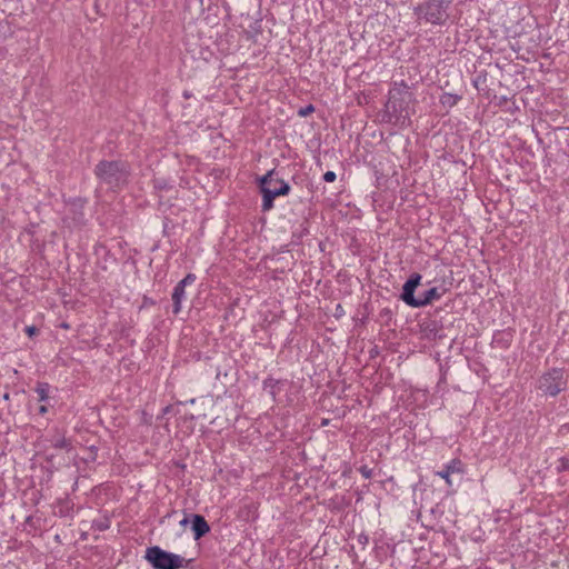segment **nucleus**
I'll return each mask as SVG.
<instances>
[{
    "instance_id": "nucleus-8",
    "label": "nucleus",
    "mask_w": 569,
    "mask_h": 569,
    "mask_svg": "<svg viewBox=\"0 0 569 569\" xmlns=\"http://www.w3.org/2000/svg\"><path fill=\"white\" fill-rule=\"evenodd\" d=\"M197 277L193 273H188L182 280H180L173 288L172 302L173 313L178 315L182 309V302L186 300V288L194 283Z\"/></svg>"
},
{
    "instance_id": "nucleus-7",
    "label": "nucleus",
    "mask_w": 569,
    "mask_h": 569,
    "mask_svg": "<svg viewBox=\"0 0 569 569\" xmlns=\"http://www.w3.org/2000/svg\"><path fill=\"white\" fill-rule=\"evenodd\" d=\"M568 376L563 369L552 368L545 372L538 380L537 388L548 397H556L566 390Z\"/></svg>"
},
{
    "instance_id": "nucleus-29",
    "label": "nucleus",
    "mask_w": 569,
    "mask_h": 569,
    "mask_svg": "<svg viewBox=\"0 0 569 569\" xmlns=\"http://www.w3.org/2000/svg\"><path fill=\"white\" fill-rule=\"evenodd\" d=\"M3 399L8 400V399H9V393H6V395L3 396Z\"/></svg>"
},
{
    "instance_id": "nucleus-4",
    "label": "nucleus",
    "mask_w": 569,
    "mask_h": 569,
    "mask_svg": "<svg viewBox=\"0 0 569 569\" xmlns=\"http://www.w3.org/2000/svg\"><path fill=\"white\" fill-rule=\"evenodd\" d=\"M273 174L274 170H270L259 179L263 211L272 209L273 201L277 197L286 196L290 192L289 183L282 179H274Z\"/></svg>"
},
{
    "instance_id": "nucleus-26",
    "label": "nucleus",
    "mask_w": 569,
    "mask_h": 569,
    "mask_svg": "<svg viewBox=\"0 0 569 569\" xmlns=\"http://www.w3.org/2000/svg\"><path fill=\"white\" fill-rule=\"evenodd\" d=\"M480 77H478L475 81H473V84L476 88H478V84H480Z\"/></svg>"
},
{
    "instance_id": "nucleus-20",
    "label": "nucleus",
    "mask_w": 569,
    "mask_h": 569,
    "mask_svg": "<svg viewBox=\"0 0 569 569\" xmlns=\"http://www.w3.org/2000/svg\"><path fill=\"white\" fill-rule=\"evenodd\" d=\"M337 176L333 171H327L325 174H323V180L326 182H333L336 180Z\"/></svg>"
},
{
    "instance_id": "nucleus-16",
    "label": "nucleus",
    "mask_w": 569,
    "mask_h": 569,
    "mask_svg": "<svg viewBox=\"0 0 569 569\" xmlns=\"http://www.w3.org/2000/svg\"><path fill=\"white\" fill-rule=\"evenodd\" d=\"M153 188L158 191H168L172 189V183L166 178H156L153 179Z\"/></svg>"
},
{
    "instance_id": "nucleus-24",
    "label": "nucleus",
    "mask_w": 569,
    "mask_h": 569,
    "mask_svg": "<svg viewBox=\"0 0 569 569\" xmlns=\"http://www.w3.org/2000/svg\"><path fill=\"white\" fill-rule=\"evenodd\" d=\"M34 332H36V328H34V327H28V328H27V333H28L29 336H32Z\"/></svg>"
},
{
    "instance_id": "nucleus-21",
    "label": "nucleus",
    "mask_w": 569,
    "mask_h": 569,
    "mask_svg": "<svg viewBox=\"0 0 569 569\" xmlns=\"http://www.w3.org/2000/svg\"><path fill=\"white\" fill-rule=\"evenodd\" d=\"M357 540L362 547H366L369 543V537L366 533H360Z\"/></svg>"
},
{
    "instance_id": "nucleus-23",
    "label": "nucleus",
    "mask_w": 569,
    "mask_h": 569,
    "mask_svg": "<svg viewBox=\"0 0 569 569\" xmlns=\"http://www.w3.org/2000/svg\"><path fill=\"white\" fill-rule=\"evenodd\" d=\"M47 412H48V407H47V406H44V405L40 406V408H39V413L43 416V415H46Z\"/></svg>"
},
{
    "instance_id": "nucleus-1",
    "label": "nucleus",
    "mask_w": 569,
    "mask_h": 569,
    "mask_svg": "<svg viewBox=\"0 0 569 569\" xmlns=\"http://www.w3.org/2000/svg\"><path fill=\"white\" fill-rule=\"evenodd\" d=\"M417 98L412 88L405 81H393L388 91V100L385 106L388 121L399 126H407L411 114L415 113Z\"/></svg>"
},
{
    "instance_id": "nucleus-12",
    "label": "nucleus",
    "mask_w": 569,
    "mask_h": 569,
    "mask_svg": "<svg viewBox=\"0 0 569 569\" xmlns=\"http://www.w3.org/2000/svg\"><path fill=\"white\" fill-rule=\"evenodd\" d=\"M51 447L54 449H63L66 451H70L72 448L71 441L67 439L63 435L57 432L49 439Z\"/></svg>"
},
{
    "instance_id": "nucleus-3",
    "label": "nucleus",
    "mask_w": 569,
    "mask_h": 569,
    "mask_svg": "<svg viewBox=\"0 0 569 569\" xmlns=\"http://www.w3.org/2000/svg\"><path fill=\"white\" fill-rule=\"evenodd\" d=\"M422 277L420 273H412L409 279L402 286V292L400 295L401 300L409 307L421 308L430 305L433 301L440 300L446 293L445 288L433 287L430 288L418 297L415 296V290L420 284Z\"/></svg>"
},
{
    "instance_id": "nucleus-9",
    "label": "nucleus",
    "mask_w": 569,
    "mask_h": 569,
    "mask_svg": "<svg viewBox=\"0 0 569 569\" xmlns=\"http://www.w3.org/2000/svg\"><path fill=\"white\" fill-rule=\"evenodd\" d=\"M288 385V380L284 379H274L272 377H268L262 382V388L267 391L273 401L277 400V396L283 390V388Z\"/></svg>"
},
{
    "instance_id": "nucleus-25",
    "label": "nucleus",
    "mask_w": 569,
    "mask_h": 569,
    "mask_svg": "<svg viewBox=\"0 0 569 569\" xmlns=\"http://www.w3.org/2000/svg\"><path fill=\"white\" fill-rule=\"evenodd\" d=\"M3 496H4V489H3L2 482L0 481V498H2Z\"/></svg>"
},
{
    "instance_id": "nucleus-13",
    "label": "nucleus",
    "mask_w": 569,
    "mask_h": 569,
    "mask_svg": "<svg viewBox=\"0 0 569 569\" xmlns=\"http://www.w3.org/2000/svg\"><path fill=\"white\" fill-rule=\"evenodd\" d=\"M511 339L510 333L498 331L493 335L492 345L501 349H507L511 345Z\"/></svg>"
},
{
    "instance_id": "nucleus-17",
    "label": "nucleus",
    "mask_w": 569,
    "mask_h": 569,
    "mask_svg": "<svg viewBox=\"0 0 569 569\" xmlns=\"http://www.w3.org/2000/svg\"><path fill=\"white\" fill-rule=\"evenodd\" d=\"M556 470L558 473L569 470V458L568 457L559 458Z\"/></svg>"
},
{
    "instance_id": "nucleus-10",
    "label": "nucleus",
    "mask_w": 569,
    "mask_h": 569,
    "mask_svg": "<svg viewBox=\"0 0 569 569\" xmlns=\"http://www.w3.org/2000/svg\"><path fill=\"white\" fill-rule=\"evenodd\" d=\"M462 472V462L459 459H452L448 463L443 466V468L437 471V476L442 478L447 485L451 486L452 473H461Z\"/></svg>"
},
{
    "instance_id": "nucleus-6",
    "label": "nucleus",
    "mask_w": 569,
    "mask_h": 569,
    "mask_svg": "<svg viewBox=\"0 0 569 569\" xmlns=\"http://www.w3.org/2000/svg\"><path fill=\"white\" fill-rule=\"evenodd\" d=\"M449 2L445 0H427L417 6L413 11L419 19L431 24H445L448 19Z\"/></svg>"
},
{
    "instance_id": "nucleus-28",
    "label": "nucleus",
    "mask_w": 569,
    "mask_h": 569,
    "mask_svg": "<svg viewBox=\"0 0 569 569\" xmlns=\"http://www.w3.org/2000/svg\"><path fill=\"white\" fill-rule=\"evenodd\" d=\"M188 523V518H183L181 521H180V525L181 526H186Z\"/></svg>"
},
{
    "instance_id": "nucleus-2",
    "label": "nucleus",
    "mask_w": 569,
    "mask_h": 569,
    "mask_svg": "<svg viewBox=\"0 0 569 569\" xmlns=\"http://www.w3.org/2000/svg\"><path fill=\"white\" fill-rule=\"evenodd\" d=\"M94 174L101 186L119 191L128 184L131 167L123 160H102L96 166Z\"/></svg>"
},
{
    "instance_id": "nucleus-22",
    "label": "nucleus",
    "mask_w": 569,
    "mask_h": 569,
    "mask_svg": "<svg viewBox=\"0 0 569 569\" xmlns=\"http://www.w3.org/2000/svg\"><path fill=\"white\" fill-rule=\"evenodd\" d=\"M360 472H361V475H362V477H363V478H366V479L371 478V475H372L371 469H369V468H367V467H362V468L360 469Z\"/></svg>"
},
{
    "instance_id": "nucleus-18",
    "label": "nucleus",
    "mask_w": 569,
    "mask_h": 569,
    "mask_svg": "<svg viewBox=\"0 0 569 569\" xmlns=\"http://www.w3.org/2000/svg\"><path fill=\"white\" fill-rule=\"evenodd\" d=\"M423 332H425V337H426V338H429V339H431V338H432V339H435V338L437 337L438 330H437L436 326L433 325V327H432V328H430L429 326H428V327H426V328L423 329Z\"/></svg>"
},
{
    "instance_id": "nucleus-5",
    "label": "nucleus",
    "mask_w": 569,
    "mask_h": 569,
    "mask_svg": "<svg viewBox=\"0 0 569 569\" xmlns=\"http://www.w3.org/2000/svg\"><path fill=\"white\" fill-rule=\"evenodd\" d=\"M146 559L154 569H181L186 568L191 560H186L180 555L166 551L158 546L149 547L146 550Z\"/></svg>"
},
{
    "instance_id": "nucleus-14",
    "label": "nucleus",
    "mask_w": 569,
    "mask_h": 569,
    "mask_svg": "<svg viewBox=\"0 0 569 569\" xmlns=\"http://www.w3.org/2000/svg\"><path fill=\"white\" fill-rule=\"evenodd\" d=\"M461 100V96L450 92L441 94L439 102L443 108L451 109Z\"/></svg>"
},
{
    "instance_id": "nucleus-15",
    "label": "nucleus",
    "mask_w": 569,
    "mask_h": 569,
    "mask_svg": "<svg viewBox=\"0 0 569 569\" xmlns=\"http://www.w3.org/2000/svg\"><path fill=\"white\" fill-rule=\"evenodd\" d=\"M36 392L38 395V400L40 402H44L49 399L50 385L47 382H39L36 387Z\"/></svg>"
},
{
    "instance_id": "nucleus-11",
    "label": "nucleus",
    "mask_w": 569,
    "mask_h": 569,
    "mask_svg": "<svg viewBox=\"0 0 569 569\" xmlns=\"http://www.w3.org/2000/svg\"><path fill=\"white\" fill-rule=\"evenodd\" d=\"M192 531H193L196 540L202 538L204 535H207L210 531V527L202 516L193 515Z\"/></svg>"
},
{
    "instance_id": "nucleus-27",
    "label": "nucleus",
    "mask_w": 569,
    "mask_h": 569,
    "mask_svg": "<svg viewBox=\"0 0 569 569\" xmlns=\"http://www.w3.org/2000/svg\"><path fill=\"white\" fill-rule=\"evenodd\" d=\"M270 186H271V189H278L279 188V183H277V182H272Z\"/></svg>"
},
{
    "instance_id": "nucleus-19",
    "label": "nucleus",
    "mask_w": 569,
    "mask_h": 569,
    "mask_svg": "<svg viewBox=\"0 0 569 569\" xmlns=\"http://www.w3.org/2000/svg\"><path fill=\"white\" fill-rule=\"evenodd\" d=\"M315 111V107L312 104H308L303 108H300L299 111H298V114L300 117H307L308 114H310L311 112Z\"/></svg>"
}]
</instances>
